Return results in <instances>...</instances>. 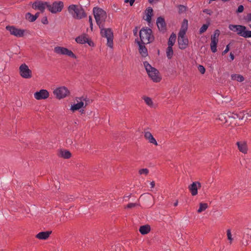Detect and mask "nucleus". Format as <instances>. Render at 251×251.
<instances>
[{"mask_svg": "<svg viewBox=\"0 0 251 251\" xmlns=\"http://www.w3.org/2000/svg\"><path fill=\"white\" fill-rule=\"evenodd\" d=\"M49 97V93L47 90L41 89L34 94V97L37 100H45Z\"/></svg>", "mask_w": 251, "mask_h": 251, "instance_id": "obj_13", "label": "nucleus"}, {"mask_svg": "<svg viewBox=\"0 0 251 251\" xmlns=\"http://www.w3.org/2000/svg\"><path fill=\"white\" fill-rule=\"evenodd\" d=\"M134 2H135V0H129L130 5L132 6Z\"/></svg>", "mask_w": 251, "mask_h": 251, "instance_id": "obj_53", "label": "nucleus"}, {"mask_svg": "<svg viewBox=\"0 0 251 251\" xmlns=\"http://www.w3.org/2000/svg\"><path fill=\"white\" fill-rule=\"evenodd\" d=\"M93 12L97 25L100 28L103 27L107 18L106 12L102 9L98 7H94Z\"/></svg>", "mask_w": 251, "mask_h": 251, "instance_id": "obj_1", "label": "nucleus"}, {"mask_svg": "<svg viewBox=\"0 0 251 251\" xmlns=\"http://www.w3.org/2000/svg\"><path fill=\"white\" fill-rule=\"evenodd\" d=\"M218 42L214 41V40H211V43L210 45H217Z\"/></svg>", "mask_w": 251, "mask_h": 251, "instance_id": "obj_49", "label": "nucleus"}, {"mask_svg": "<svg viewBox=\"0 0 251 251\" xmlns=\"http://www.w3.org/2000/svg\"><path fill=\"white\" fill-rule=\"evenodd\" d=\"M177 204H178V201H176V202L174 203V205L175 206H176L177 205Z\"/></svg>", "mask_w": 251, "mask_h": 251, "instance_id": "obj_55", "label": "nucleus"}, {"mask_svg": "<svg viewBox=\"0 0 251 251\" xmlns=\"http://www.w3.org/2000/svg\"><path fill=\"white\" fill-rule=\"evenodd\" d=\"M220 32L219 30L217 29L214 31V33L211 36V40H214L218 42V38Z\"/></svg>", "mask_w": 251, "mask_h": 251, "instance_id": "obj_30", "label": "nucleus"}, {"mask_svg": "<svg viewBox=\"0 0 251 251\" xmlns=\"http://www.w3.org/2000/svg\"><path fill=\"white\" fill-rule=\"evenodd\" d=\"M151 230L150 226L147 225L140 226L139 231L142 234H146L148 233Z\"/></svg>", "mask_w": 251, "mask_h": 251, "instance_id": "obj_24", "label": "nucleus"}, {"mask_svg": "<svg viewBox=\"0 0 251 251\" xmlns=\"http://www.w3.org/2000/svg\"><path fill=\"white\" fill-rule=\"evenodd\" d=\"M143 99L144 100L146 103L149 106L151 107H153V102L152 101V100L150 98L144 96L143 98Z\"/></svg>", "mask_w": 251, "mask_h": 251, "instance_id": "obj_29", "label": "nucleus"}, {"mask_svg": "<svg viewBox=\"0 0 251 251\" xmlns=\"http://www.w3.org/2000/svg\"><path fill=\"white\" fill-rule=\"evenodd\" d=\"M250 27L251 28V25H250Z\"/></svg>", "mask_w": 251, "mask_h": 251, "instance_id": "obj_62", "label": "nucleus"}, {"mask_svg": "<svg viewBox=\"0 0 251 251\" xmlns=\"http://www.w3.org/2000/svg\"><path fill=\"white\" fill-rule=\"evenodd\" d=\"M75 41L77 43L79 44H83L87 43L89 45H91L90 43L89 42L88 38L85 34H83L76 37Z\"/></svg>", "mask_w": 251, "mask_h": 251, "instance_id": "obj_19", "label": "nucleus"}, {"mask_svg": "<svg viewBox=\"0 0 251 251\" xmlns=\"http://www.w3.org/2000/svg\"><path fill=\"white\" fill-rule=\"evenodd\" d=\"M150 185H151V188H153L155 186V182L154 181H152L150 183Z\"/></svg>", "mask_w": 251, "mask_h": 251, "instance_id": "obj_52", "label": "nucleus"}, {"mask_svg": "<svg viewBox=\"0 0 251 251\" xmlns=\"http://www.w3.org/2000/svg\"><path fill=\"white\" fill-rule=\"evenodd\" d=\"M42 23L44 24H47L48 23L47 19L46 18L44 20L42 21Z\"/></svg>", "mask_w": 251, "mask_h": 251, "instance_id": "obj_51", "label": "nucleus"}, {"mask_svg": "<svg viewBox=\"0 0 251 251\" xmlns=\"http://www.w3.org/2000/svg\"><path fill=\"white\" fill-rule=\"evenodd\" d=\"M232 80H236L239 82H242L244 80V77L240 75L233 74L231 76Z\"/></svg>", "mask_w": 251, "mask_h": 251, "instance_id": "obj_26", "label": "nucleus"}, {"mask_svg": "<svg viewBox=\"0 0 251 251\" xmlns=\"http://www.w3.org/2000/svg\"><path fill=\"white\" fill-rule=\"evenodd\" d=\"M245 116L244 111H242L238 114H233L232 117L234 119L238 118L240 120H243Z\"/></svg>", "mask_w": 251, "mask_h": 251, "instance_id": "obj_32", "label": "nucleus"}, {"mask_svg": "<svg viewBox=\"0 0 251 251\" xmlns=\"http://www.w3.org/2000/svg\"><path fill=\"white\" fill-rule=\"evenodd\" d=\"M212 1H210V0H209V2H208V3H211L212 2Z\"/></svg>", "mask_w": 251, "mask_h": 251, "instance_id": "obj_58", "label": "nucleus"}, {"mask_svg": "<svg viewBox=\"0 0 251 251\" xmlns=\"http://www.w3.org/2000/svg\"><path fill=\"white\" fill-rule=\"evenodd\" d=\"M121 245H116L112 247V250L113 251H121Z\"/></svg>", "mask_w": 251, "mask_h": 251, "instance_id": "obj_40", "label": "nucleus"}, {"mask_svg": "<svg viewBox=\"0 0 251 251\" xmlns=\"http://www.w3.org/2000/svg\"><path fill=\"white\" fill-rule=\"evenodd\" d=\"M219 120L221 121L222 122H226L227 120V117L226 114H221L219 115Z\"/></svg>", "mask_w": 251, "mask_h": 251, "instance_id": "obj_36", "label": "nucleus"}, {"mask_svg": "<svg viewBox=\"0 0 251 251\" xmlns=\"http://www.w3.org/2000/svg\"><path fill=\"white\" fill-rule=\"evenodd\" d=\"M68 12L72 17L76 19H81L86 15L81 7L75 4H72L68 7Z\"/></svg>", "mask_w": 251, "mask_h": 251, "instance_id": "obj_3", "label": "nucleus"}, {"mask_svg": "<svg viewBox=\"0 0 251 251\" xmlns=\"http://www.w3.org/2000/svg\"><path fill=\"white\" fill-rule=\"evenodd\" d=\"M229 45H227L226 46V49L223 51L222 54L223 55L225 54L226 53L229 51Z\"/></svg>", "mask_w": 251, "mask_h": 251, "instance_id": "obj_46", "label": "nucleus"}, {"mask_svg": "<svg viewBox=\"0 0 251 251\" xmlns=\"http://www.w3.org/2000/svg\"><path fill=\"white\" fill-rule=\"evenodd\" d=\"M25 17H26V19H27L30 22H34L36 20L35 16L32 15L30 13H27L26 14Z\"/></svg>", "mask_w": 251, "mask_h": 251, "instance_id": "obj_33", "label": "nucleus"}, {"mask_svg": "<svg viewBox=\"0 0 251 251\" xmlns=\"http://www.w3.org/2000/svg\"><path fill=\"white\" fill-rule=\"evenodd\" d=\"M75 124L77 125V123L76 122H75Z\"/></svg>", "mask_w": 251, "mask_h": 251, "instance_id": "obj_60", "label": "nucleus"}, {"mask_svg": "<svg viewBox=\"0 0 251 251\" xmlns=\"http://www.w3.org/2000/svg\"><path fill=\"white\" fill-rule=\"evenodd\" d=\"M144 65L149 77L155 82H159L161 78L159 75V72L155 68H153L147 61L144 62Z\"/></svg>", "mask_w": 251, "mask_h": 251, "instance_id": "obj_5", "label": "nucleus"}, {"mask_svg": "<svg viewBox=\"0 0 251 251\" xmlns=\"http://www.w3.org/2000/svg\"><path fill=\"white\" fill-rule=\"evenodd\" d=\"M59 155L63 158L67 159V158H69L71 157V153L70 151H68L64 150V151H60Z\"/></svg>", "mask_w": 251, "mask_h": 251, "instance_id": "obj_27", "label": "nucleus"}, {"mask_svg": "<svg viewBox=\"0 0 251 251\" xmlns=\"http://www.w3.org/2000/svg\"><path fill=\"white\" fill-rule=\"evenodd\" d=\"M244 10V6L242 5H240L238 6V9L236 11L237 13H241Z\"/></svg>", "mask_w": 251, "mask_h": 251, "instance_id": "obj_43", "label": "nucleus"}, {"mask_svg": "<svg viewBox=\"0 0 251 251\" xmlns=\"http://www.w3.org/2000/svg\"><path fill=\"white\" fill-rule=\"evenodd\" d=\"M6 29L9 31L10 34L17 37H22L24 35L25 30L16 28L14 26H7Z\"/></svg>", "mask_w": 251, "mask_h": 251, "instance_id": "obj_11", "label": "nucleus"}, {"mask_svg": "<svg viewBox=\"0 0 251 251\" xmlns=\"http://www.w3.org/2000/svg\"><path fill=\"white\" fill-rule=\"evenodd\" d=\"M100 34L103 37H105L107 39V45L111 48H113V32L110 28H105L104 26L102 28H100Z\"/></svg>", "mask_w": 251, "mask_h": 251, "instance_id": "obj_6", "label": "nucleus"}, {"mask_svg": "<svg viewBox=\"0 0 251 251\" xmlns=\"http://www.w3.org/2000/svg\"><path fill=\"white\" fill-rule=\"evenodd\" d=\"M208 27V25L204 24L200 29V33L202 34L204 32Z\"/></svg>", "mask_w": 251, "mask_h": 251, "instance_id": "obj_37", "label": "nucleus"}, {"mask_svg": "<svg viewBox=\"0 0 251 251\" xmlns=\"http://www.w3.org/2000/svg\"><path fill=\"white\" fill-rule=\"evenodd\" d=\"M167 56L169 59H171L173 55V50L172 47L168 46L166 50Z\"/></svg>", "mask_w": 251, "mask_h": 251, "instance_id": "obj_31", "label": "nucleus"}, {"mask_svg": "<svg viewBox=\"0 0 251 251\" xmlns=\"http://www.w3.org/2000/svg\"><path fill=\"white\" fill-rule=\"evenodd\" d=\"M51 231L40 232L36 235V237L40 240H46L48 238Z\"/></svg>", "mask_w": 251, "mask_h": 251, "instance_id": "obj_22", "label": "nucleus"}, {"mask_svg": "<svg viewBox=\"0 0 251 251\" xmlns=\"http://www.w3.org/2000/svg\"><path fill=\"white\" fill-rule=\"evenodd\" d=\"M149 170L147 169H142L139 170V173L140 175H147L149 173Z\"/></svg>", "mask_w": 251, "mask_h": 251, "instance_id": "obj_39", "label": "nucleus"}, {"mask_svg": "<svg viewBox=\"0 0 251 251\" xmlns=\"http://www.w3.org/2000/svg\"><path fill=\"white\" fill-rule=\"evenodd\" d=\"M145 138L151 143L157 145V143L150 132L146 131L144 134Z\"/></svg>", "mask_w": 251, "mask_h": 251, "instance_id": "obj_21", "label": "nucleus"}, {"mask_svg": "<svg viewBox=\"0 0 251 251\" xmlns=\"http://www.w3.org/2000/svg\"><path fill=\"white\" fill-rule=\"evenodd\" d=\"M188 28V21L186 19H184L182 24L181 28L180 29L186 30Z\"/></svg>", "mask_w": 251, "mask_h": 251, "instance_id": "obj_35", "label": "nucleus"}, {"mask_svg": "<svg viewBox=\"0 0 251 251\" xmlns=\"http://www.w3.org/2000/svg\"><path fill=\"white\" fill-rule=\"evenodd\" d=\"M208 207V204L206 203L201 202L200 203V207L198 210V213H201L205 210Z\"/></svg>", "mask_w": 251, "mask_h": 251, "instance_id": "obj_28", "label": "nucleus"}, {"mask_svg": "<svg viewBox=\"0 0 251 251\" xmlns=\"http://www.w3.org/2000/svg\"><path fill=\"white\" fill-rule=\"evenodd\" d=\"M137 43L139 45V51L141 55L143 57H146L148 55V50L146 47L145 46V44L142 43V42L140 43V42L138 41Z\"/></svg>", "mask_w": 251, "mask_h": 251, "instance_id": "obj_17", "label": "nucleus"}, {"mask_svg": "<svg viewBox=\"0 0 251 251\" xmlns=\"http://www.w3.org/2000/svg\"><path fill=\"white\" fill-rule=\"evenodd\" d=\"M248 1L251 2V0H248Z\"/></svg>", "mask_w": 251, "mask_h": 251, "instance_id": "obj_61", "label": "nucleus"}, {"mask_svg": "<svg viewBox=\"0 0 251 251\" xmlns=\"http://www.w3.org/2000/svg\"><path fill=\"white\" fill-rule=\"evenodd\" d=\"M246 20L248 22H251V13H249L247 15Z\"/></svg>", "mask_w": 251, "mask_h": 251, "instance_id": "obj_48", "label": "nucleus"}, {"mask_svg": "<svg viewBox=\"0 0 251 251\" xmlns=\"http://www.w3.org/2000/svg\"><path fill=\"white\" fill-rule=\"evenodd\" d=\"M129 0H125V3H127L128 2H129Z\"/></svg>", "mask_w": 251, "mask_h": 251, "instance_id": "obj_56", "label": "nucleus"}, {"mask_svg": "<svg viewBox=\"0 0 251 251\" xmlns=\"http://www.w3.org/2000/svg\"><path fill=\"white\" fill-rule=\"evenodd\" d=\"M178 13L179 14H182V13H184L187 9L186 6L183 5H179L178 6Z\"/></svg>", "mask_w": 251, "mask_h": 251, "instance_id": "obj_34", "label": "nucleus"}, {"mask_svg": "<svg viewBox=\"0 0 251 251\" xmlns=\"http://www.w3.org/2000/svg\"><path fill=\"white\" fill-rule=\"evenodd\" d=\"M229 57H230V59L231 60H234V55L231 52L230 53Z\"/></svg>", "mask_w": 251, "mask_h": 251, "instance_id": "obj_50", "label": "nucleus"}, {"mask_svg": "<svg viewBox=\"0 0 251 251\" xmlns=\"http://www.w3.org/2000/svg\"><path fill=\"white\" fill-rule=\"evenodd\" d=\"M228 28L237 32V34L244 38H251V31L247 30L246 27L242 25H235L230 24L228 25Z\"/></svg>", "mask_w": 251, "mask_h": 251, "instance_id": "obj_2", "label": "nucleus"}, {"mask_svg": "<svg viewBox=\"0 0 251 251\" xmlns=\"http://www.w3.org/2000/svg\"><path fill=\"white\" fill-rule=\"evenodd\" d=\"M135 205H136V203H128V204L127 205L126 207H127V208H132V207H133L135 206Z\"/></svg>", "mask_w": 251, "mask_h": 251, "instance_id": "obj_47", "label": "nucleus"}, {"mask_svg": "<svg viewBox=\"0 0 251 251\" xmlns=\"http://www.w3.org/2000/svg\"><path fill=\"white\" fill-rule=\"evenodd\" d=\"M247 114L249 115V116H251V114L247 113Z\"/></svg>", "mask_w": 251, "mask_h": 251, "instance_id": "obj_59", "label": "nucleus"}, {"mask_svg": "<svg viewBox=\"0 0 251 251\" xmlns=\"http://www.w3.org/2000/svg\"><path fill=\"white\" fill-rule=\"evenodd\" d=\"M39 15V13L37 12L34 16H35L36 19H37V18L38 17Z\"/></svg>", "mask_w": 251, "mask_h": 251, "instance_id": "obj_54", "label": "nucleus"}, {"mask_svg": "<svg viewBox=\"0 0 251 251\" xmlns=\"http://www.w3.org/2000/svg\"><path fill=\"white\" fill-rule=\"evenodd\" d=\"M48 3L41 1H36L32 4V8L35 10H39L43 12L46 8H48Z\"/></svg>", "mask_w": 251, "mask_h": 251, "instance_id": "obj_14", "label": "nucleus"}, {"mask_svg": "<svg viewBox=\"0 0 251 251\" xmlns=\"http://www.w3.org/2000/svg\"><path fill=\"white\" fill-rule=\"evenodd\" d=\"M178 43L179 44V48L180 49H185L186 48L188 44V40L185 37L178 38Z\"/></svg>", "mask_w": 251, "mask_h": 251, "instance_id": "obj_20", "label": "nucleus"}, {"mask_svg": "<svg viewBox=\"0 0 251 251\" xmlns=\"http://www.w3.org/2000/svg\"><path fill=\"white\" fill-rule=\"evenodd\" d=\"M64 6L62 1H55L52 4H48V10L52 13L61 12Z\"/></svg>", "mask_w": 251, "mask_h": 251, "instance_id": "obj_10", "label": "nucleus"}, {"mask_svg": "<svg viewBox=\"0 0 251 251\" xmlns=\"http://www.w3.org/2000/svg\"><path fill=\"white\" fill-rule=\"evenodd\" d=\"M201 187V184L198 181L193 182L188 186V189L192 196H196L198 194V189Z\"/></svg>", "mask_w": 251, "mask_h": 251, "instance_id": "obj_15", "label": "nucleus"}, {"mask_svg": "<svg viewBox=\"0 0 251 251\" xmlns=\"http://www.w3.org/2000/svg\"><path fill=\"white\" fill-rule=\"evenodd\" d=\"M176 34L174 33H172L171 35V36L169 39V41L168 42V46L173 47V46L174 45V44L176 41Z\"/></svg>", "mask_w": 251, "mask_h": 251, "instance_id": "obj_25", "label": "nucleus"}, {"mask_svg": "<svg viewBox=\"0 0 251 251\" xmlns=\"http://www.w3.org/2000/svg\"><path fill=\"white\" fill-rule=\"evenodd\" d=\"M186 32V30L180 29V30L179 31V32L178 33V38H185V35Z\"/></svg>", "mask_w": 251, "mask_h": 251, "instance_id": "obj_38", "label": "nucleus"}, {"mask_svg": "<svg viewBox=\"0 0 251 251\" xmlns=\"http://www.w3.org/2000/svg\"><path fill=\"white\" fill-rule=\"evenodd\" d=\"M76 101L77 103L72 105L70 108V110L73 112L85 107L89 102V100H87L83 97L76 98Z\"/></svg>", "mask_w": 251, "mask_h": 251, "instance_id": "obj_7", "label": "nucleus"}, {"mask_svg": "<svg viewBox=\"0 0 251 251\" xmlns=\"http://www.w3.org/2000/svg\"><path fill=\"white\" fill-rule=\"evenodd\" d=\"M139 35L141 42L143 44H149L154 40L152 30L148 27L142 28L140 31Z\"/></svg>", "mask_w": 251, "mask_h": 251, "instance_id": "obj_4", "label": "nucleus"}, {"mask_svg": "<svg viewBox=\"0 0 251 251\" xmlns=\"http://www.w3.org/2000/svg\"><path fill=\"white\" fill-rule=\"evenodd\" d=\"M156 24L157 25V27L159 30L160 31H164L166 27V24L165 22V20L163 18L160 17L158 18L157 21H156Z\"/></svg>", "mask_w": 251, "mask_h": 251, "instance_id": "obj_18", "label": "nucleus"}, {"mask_svg": "<svg viewBox=\"0 0 251 251\" xmlns=\"http://www.w3.org/2000/svg\"><path fill=\"white\" fill-rule=\"evenodd\" d=\"M227 239L230 240V242L232 241V235H231V231H230V229H228L227 230Z\"/></svg>", "mask_w": 251, "mask_h": 251, "instance_id": "obj_42", "label": "nucleus"}, {"mask_svg": "<svg viewBox=\"0 0 251 251\" xmlns=\"http://www.w3.org/2000/svg\"><path fill=\"white\" fill-rule=\"evenodd\" d=\"M198 70L201 74H204L205 72V69L204 67L202 65H199L198 66Z\"/></svg>", "mask_w": 251, "mask_h": 251, "instance_id": "obj_41", "label": "nucleus"}, {"mask_svg": "<svg viewBox=\"0 0 251 251\" xmlns=\"http://www.w3.org/2000/svg\"><path fill=\"white\" fill-rule=\"evenodd\" d=\"M54 52L57 54L65 55L73 58H76V55L71 50L65 47L56 46L54 48Z\"/></svg>", "mask_w": 251, "mask_h": 251, "instance_id": "obj_8", "label": "nucleus"}, {"mask_svg": "<svg viewBox=\"0 0 251 251\" xmlns=\"http://www.w3.org/2000/svg\"><path fill=\"white\" fill-rule=\"evenodd\" d=\"M69 93V90L65 87H59L55 89L53 91L54 95L59 99L66 97Z\"/></svg>", "mask_w": 251, "mask_h": 251, "instance_id": "obj_12", "label": "nucleus"}, {"mask_svg": "<svg viewBox=\"0 0 251 251\" xmlns=\"http://www.w3.org/2000/svg\"><path fill=\"white\" fill-rule=\"evenodd\" d=\"M19 74L23 78L25 79L32 77V71L25 63H23L19 67Z\"/></svg>", "mask_w": 251, "mask_h": 251, "instance_id": "obj_9", "label": "nucleus"}, {"mask_svg": "<svg viewBox=\"0 0 251 251\" xmlns=\"http://www.w3.org/2000/svg\"><path fill=\"white\" fill-rule=\"evenodd\" d=\"M210 48L213 52H216L217 51V45H210Z\"/></svg>", "mask_w": 251, "mask_h": 251, "instance_id": "obj_44", "label": "nucleus"}, {"mask_svg": "<svg viewBox=\"0 0 251 251\" xmlns=\"http://www.w3.org/2000/svg\"><path fill=\"white\" fill-rule=\"evenodd\" d=\"M239 151L243 153L246 154L248 152V146L247 142L244 140H241L236 143Z\"/></svg>", "mask_w": 251, "mask_h": 251, "instance_id": "obj_16", "label": "nucleus"}, {"mask_svg": "<svg viewBox=\"0 0 251 251\" xmlns=\"http://www.w3.org/2000/svg\"><path fill=\"white\" fill-rule=\"evenodd\" d=\"M89 22L90 24V26L91 28V30H93V21H92V18L91 16H89Z\"/></svg>", "mask_w": 251, "mask_h": 251, "instance_id": "obj_45", "label": "nucleus"}, {"mask_svg": "<svg viewBox=\"0 0 251 251\" xmlns=\"http://www.w3.org/2000/svg\"><path fill=\"white\" fill-rule=\"evenodd\" d=\"M125 198H129V196H125Z\"/></svg>", "mask_w": 251, "mask_h": 251, "instance_id": "obj_57", "label": "nucleus"}, {"mask_svg": "<svg viewBox=\"0 0 251 251\" xmlns=\"http://www.w3.org/2000/svg\"><path fill=\"white\" fill-rule=\"evenodd\" d=\"M153 10L151 7H148L146 10V17L145 20L148 22L150 23L152 16Z\"/></svg>", "mask_w": 251, "mask_h": 251, "instance_id": "obj_23", "label": "nucleus"}]
</instances>
